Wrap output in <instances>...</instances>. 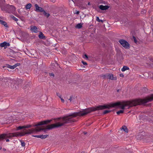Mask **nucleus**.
Listing matches in <instances>:
<instances>
[{
	"label": "nucleus",
	"mask_w": 153,
	"mask_h": 153,
	"mask_svg": "<svg viewBox=\"0 0 153 153\" xmlns=\"http://www.w3.org/2000/svg\"><path fill=\"white\" fill-rule=\"evenodd\" d=\"M70 115V114L67 116L64 117L62 118L61 117L57 118L58 120L59 121V122H57L55 124L47 125L46 126V128H41L38 126L47 124L50 123L51 120H47L41 121L37 124L33 125V127L36 126L35 128H32L27 130H25V131L24 133L15 132L8 134H2L3 140L5 138H11L14 137L22 136L26 134H30L34 132H39L42 131H43L44 132H46L47 130H50L54 128H58L63 126L65 124L72 123L75 122L76 120L73 119V117Z\"/></svg>",
	"instance_id": "1"
},
{
	"label": "nucleus",
	"mask_w": 153,
	"mask_h": 153,
	"mask_svg": "<svg viewBox=\"0 0 153 153\" xmlns=\"http://www.w3.org/2000/svg\"><path fill=\"white\" fill-rule=\"evenodd\" d=\"M138 99L132 100L131 102L123 101L122 102H118L109 104H104L102 105H98L96 107H93L88 108L86 109H83L82 111L77 112H74L71 113L70 116H72L73 117H76L77 116H83L87 115L88 114L96 111L102 110L106 109H110L112 107H117L120 108L124 110L125 107L128 106V108L130 107L133 106H136L138 105H143L146 106H150V104H138V102H135L134 101L139 99ZM139 103H138V104Z\"/></svg>",
	"instance_id": "2"
},
{
	"label": "nucleus",
	"mask_w": 153,
	"mask_h": 153,
	"mask_svg": "<svg viewBox=\"0 0 153 153\" xmlns=\"http://www.w3.org/2000/svg\"><path fill=\"white\" fill-rule=\"evenodd\" d=\"M153 101V94H152L150 96L147 97L146 98H143V99H139L134 101L135 102L139 103V104H146L149 102H151Z\"/></svg>",
	"instance_id": "3"
},
{
	"label": "nucleus",
	"mask_w": 153,
	"mask_h": 153,
	"mask_svg": "<svg viewBox=\"0 0 153 153\" xmlns=\"http://www.w3.org/2000/svg\"><path fill=\"white\" fill-rule=\"evenodd\" d=\"M119 42L125 49H128L130 48V45L128 42L124 39H121L119 41Z\"/></svg>",
	"instance_id": "4"
},
{
	"label": "nucleus",
	"mask_w": 153,
	"mask_h": 153,
	"mask_svg": "<svg viewBox=\"0 0 153 153\" xmlns=\"http://www.w3.org/2000/svg\"><path fill=\"white\" fill-rule=\"evenodd\" d=\"M84 0H75V3H77V6L81 9L82 10L86 9L85 3L83 1Z\"/></svg>",
	"instance_id": "5"
},
{
	"label": "nucleus",
	"mask_w": 153,
	"mask_h": 153,
	"mask_svg": "<svg viewBox=\"0 0 153 153\" xmlns=\"http://www.w3.org/2000/svg\"><path fill=\"white\" fill-rule=\"evenodd\" d=\"M12 80L11 79L8 77H4L3 76H0V81H1L2 82H5L7 83L9 85L8 82L10 83Z\"/></svg>",
	"instance_id": "6"
},
{
	"label": "nucleus",
	"mask_w": 153,
	"mask_h": 153,
	"mask_svg": "<svg viewBox=\"0 0 153 153\" xmlns=\"http://www.w3.org/2000/svg\"><path fill=\"white\" fill-rule=\"evenodd\" d=\"M35 9L34 10L37 12L42 13L44 9L43 8L39 7L37 4H35L34 5Z\"/></svg>",
	"instance_id": "7"
},
{
	"label": "nucleus",
	"mask_w": 153,
	"mask_h": 153,
	"mask_svg": "<svg viewBox=\"0 0 153 153\" xmlns=\"http://www.w3.org/2000/svg\"><path fill=\"white\" fill-rule=\"evenodd\" d=\"M33 125H27L26 126H19L17 128V130H21V129H23V128H30V127L33 126Z\"/></svg>",
	"instance_id": "8"
},
{
	"label": "nucleus",
	"mask_w": 153,
	"mask_h": 153,
	"mask_svg": "<svg viewBox=\"0 0 153 153\" xmlns=\"http://www.w3.org/2000/svg\"><path fill=\"white\" fill-rule=\"evenodd\" d=\"M49 135H32V136L34 137H37V138H41V139H44L47 137Z\"/></svg>",
	"instance_id": "9"
},
{
	"label": "nucleus",
	"mask_w": 153,
	"mask_h": 153,
	"mask_svg": "<svg viewBox=\"0 0 153 153\" xmlns=\"http://www.w3.org/2000/svg\"><path fill=\"white\" fill-rule=\"evenodd\" d=\"M10 44L9 43L7 42H4L0 44V46L1 47H5L10 46Z\"/></svg>",
	"instance_id": "10"
},
{
	"label": "nucleus",
	"mask_w": 153,
	"mask_h": 153,
	"mask_svg": "<svg viewBox=\"0 0 153 153\" xmlns=\"http://www.w3.org/2000/svg\"><path fill=\"white\" fill-rule=\"evenodd\" d=\"M98 7L100 10H107L109 7L108 5L103 6L102 5L99 6Z\"/></svg>",
	"instance_id": "11"
},
{
	"label": "nucleus",
	"mask_w": 153,
	"mask_h": 153,
	"mask_svg": "<svg viewBox=\"0 0 153 153\" xmlns=\"http://www.w3.org/2000/svg\"><path fill=\"white\" fill-rule=\"evenodd\" d=\"M5 67H7V68H10L12 69H13L15 68L14 65L11 66L8 64H6L4 65L3 66H2V68H4Z\"/></svg>",
	"instance_id": "12"
},
{
	"label": "nucleus",
	"mask_w": 153,
	"mask_h": 153,
	"mask_svg": "<svg viewBox=\"0 0 153 153\" xmlns=\"http://www.w3.org/2000/svg\"><path fill=\"white\" fill-rule=\"evenodd\" d=\"M38 37L40 39H45L47 38L41 32H40Z\"/></svg>",
	"instance_id": "13"
},
{
	"label": "nucleus",
	"mask_w": 153,
	"mask_h": 153,
	"mask_svg": "<svg viewBox=\"0 0 153 153\" xmlns=\"http://www.w3.org/2000/svg\"><path fill=\"white\" fill-rule=\"evenodd\" d=\"M108 79L111 80H116L117 79L116 77H114L113 75L112 74L108 73Z\"/></svg>",
	"instance_id": "14"
},
{
	"label": "nucleus",
	"mask_w": 153,
	"mask_h": 153,
	"mask_svg": "<svg viewBox=\"0 0 153 153\" xmlns=\"http://www.w3.org/2000/svg\"><path fill=\"white\" fill-rule=\"evenodd\" d=\"M5 1V0H0V7L2 9L4 7Z\"/></svg>",
	"instance_id": "15"
},
{
	"label": "nucleus",
	"mask_w": 153,
	"mask_h": 153,
	"mask_svg": "<svg viewBox=\"0 0 153 153\" xmlns=\"http://www.w3.org/2000/svg\"><path fill=\"white\" fill-rule=\"evenodd\" d=\"M31 30L34 33H37L38 31V29L35 26H33L31 27Z\"/></svg>",
	"instance_id": "16"
},
{
	"label": "nucleus",
	"mask_w": 153,
	"mask_h": 153,
	"mask_svg": "<svg viewBox=\"0 0 153 153\" xmlns=\"http://www.w3.org/2000/svg\"><path fill=\"white\" fill-rule=\"evenodd\" d=\"M0 23L2 25H4V26L5 27H9L7 25V23L6 22L4 21L3 20L0 19Z\"/></svg>",
	"instance_id": "17"
},
{
	"label": "nucleus",
	"mask_w": 153,
	"mask_h": 153,
	"mask_svg": "<svg viewBox=\"0 0 153 153\" xmlns=\"http://www.w3.org/2000/svg\"><path fill=\"white\" fill-rule=\"evenodd\" d=\"M42 13H43V14L44 16L47 18L49 17L50 16V14L46 13L44 10H43V12H42Z\"/></svg>",
	"instance_id": "18"
},
{
	"label": "nucleus",
	"mask_w": 153,
	"mask_h": 153,
	"mask_svg": "<svg viewBox=\"0 0 153 153\" xmlns=\"http://www.w3.org/2000/svg\"><path fill=\"white\" fill-rule=\"evenodd\" d=\"M121 129H123L126 132L128 133V130L126 126H123Z\"/></svg>",
	"instance_id": "19"
},
{
	"label": "nucleus",
	"mask_w": 153,
	"mask_h": 153,
	"mask_svg": "<svg viewBox=\"0 0 153 153\" xmlns=\"http://www.w3.org/2000/svg\"><path fill=\"white\" fill-rule=\"evenodd\" d=\"M108 74L106 73L105 74H102L101 75V77H102L104 79H108Z\"/></svg>",
	"instance_id": "20"
},
{
	"label": "nucleus",
	"mask_w": 153,
	"mask_h": 153,
	"mask_svg": "<svg viewBox=\"0 0 153 153\" xmlns=\"http://www.w3.org/2000/svg\"><path fill=\"white\" fill-rule=\"evenodd\" d=\"M69 100H70V102L71 101L74 102L75 101V96H71Z\"/></svg>",
	"instance_id": "21"
},
{
	"label": "nucleus",
	"mask_w": 153,
	"mask_h": 153,
	"mask_svg": "<svg viewBox=\"0 0 153 153\" xmlns=\"http://www.w3.org/2000/svg\"><path fill=\"white\" fill-rule=\"evenodd\" d=\"M82 24L81 23L78 24L75 26V27L78 29H80L82 27Z\"/></svg>",
	"instance_id": "22"
},
{
	"label": "nucleus",
	"mask_w": 153,
	"mask_h": 153,
	"mask_svg": "<svg viewBox=\"0 0 153 153\" xmlns=\"http://www.w3.org/2000/svg\"><path fill=\"white\" fill-rule=\"evenodd\" d=\"M129 69V68L126 66H124L121 69V71H125Z\"/></svg>",
	"instance_id": "23"
},
{
	"label": "nucleus",
	"mask_w": 153,
	"mask_h": 153,
	"mask_svg": "<svg viewBox=\"0 0 153 153\" xmlns=\"http://www.w3.org/2000/svg\"><path fill=\"white\" fill-rule=\"evenodd\" d=\"M56 94H57V95L58 97H59V98L61 99L62 102L63 103L64 102V101H65L61 97V96L60 95V93H57Z\"/></svg>",
	"instance_id": "24"
},
{
	"label": "nucleus",
	"mask_w": 153,
	"mask_h": 153,
	"mask_svg": "<svg viewBox=\"0 0 153 153\" xmlns=\"http://www.w3.org/2000/svg\"><path fill=\"white\" fill-rule=\"evenodd\" d=\"M32 4L30 3H28L25 6V8L26 9H30L31 7Z\"/></svg>",
	"instance_id": "25"
},
{
	"label": "nucleus",
	"mask_w": 153,
	"mask_h": 153,
	"mask_svg": "<svg viewBox=\"0 0 153 153\" xmlns=\"http://www.w3.org/2000/svg\"><path fill=\"white\" fill-rule=\"evenodd\" d=\"M8 7L10 8L11 10L13 11H14L15 10V7L13 5H8Z\"/></svg>",
	"instance_id": "26"
},
{
	"label": "nucleus",
	"mask_w": 153,
	"mask_h": 153,
	"mask_svg": "<svg viewBox=\"0 0 153 153\" xmlns=\"http://www.w3.org/2000/svg\"><path fill=\"white\" fill-rule=\"evenodd\" d=\"M10 17H11V18L12 19H13L16 22L18 21V19L17 18H16V17H15L14 16H13V15L11 16Z\"/></svg>",
	"instance_id": "27"
},
{
	"label": "nucleus",
	"mask_w": 153,
	"mask_h": 153,
	"mask_svg": "<svg viewBox=\"0 0 153 153\" xmlns=\"http://www.w3.org/2000/svg\"><path fill=\"white\" fill-rule=\"evenodd\" d=\"M111 110H105L103 112V114H106L108 113H109L111 111Z\"/></svg>",
	"instance_id": "28"
},
{
	"label": "nucleus",
	"mask_w": 153,
	"mask_h": 153,
	"mask_svg": "<svg viewBox=\"0 0 153 153\" xmlns=\"http://www.w3.org/2000/svg\"><path fill=\"white\" fill-rule=\"evenodd\" d=\"M124 112V110H121L117 112V115H119L120 114L123 113Z\"/></svg>",
	"instance_id": "29"
},
{
	"label": "nucleus",
	"mask_w": 153,
	"mask_h": 153,
	"mask_svg": "<svg viewBox=\"0 0 153 153\" xmlns=\"http://www.w3.org/2000/svg\"><path fill=\"white\" fill-rule=\"evenodd\" d=\"M96 20L99 22H101L102 23L103 22V20L100 19L99 17H96Z\"/></svg>",
	"instance_id": "30"
},
{
	"label": "nucleus",
	"mask_w": 153,
	"mask_h": 153,
	"mask_svg": "<svg viewBox=\"0 0 153 153\" xmlns=\"http://www.w3.org/2000/svg\"><path fill=\"white\" fill-rule=\"evenodd\" d=\"M142 90L144 93H145L147 91V89L145 87H143Z\"/></svg>",
	"instance_id": "31"
},
{
	"label": "nucleus",
	"mask_w": 153,
	"mask_h": 153,
	"mask_svg": "<svg viewBox=\"0 0 153 153\" xmlns=\"http://www.w3.org/2000/svg\"><path fill=\"white\" fill-rule=\"evenodd\" d=\"M20 141L21 142L22 146L23 147L25 146V142L22 140H20Z\"/></svg>",
	"instance_id": "32"
},
{
	"label": "nucleus",
	"mask_w": 153,
	"mask_h": 153,
	"mask_svg": "<svg viewBox=\"0 0 153 153\" xmlns=\"http://www.w3.org/2000/svg\"><path fill=\"white\" fill-rule=\"evenodd\" d=\"M132 37H133V39L134 40V42L135 43H137V39H136V37L134 36H133Z\"/></svg>",
	"instance_id": "33"
},
{
	"label": "nucleus",
	"mask_w": 153,
	"mask_h": 153,
	"mask_svg": "<svg viewBox=\"0 0 153 153\" xmlns=\"http://www.w3.org/2000/svg\"><path fill=\"white\" fill-rule=\"evenodd\" d=\"M20 65L21 64L20 63H17L15 64L14 65V66L15 68H16V67L20 66Z\"/></svg>",
	"instance_id": "34"
},
{
	"label": "nucleus",
	"mask_w": 153,
	"mask_h": 153,
	"mask_svg": "<svg viewBox=\"0 0 153 153\" xmlns=\"http://www.w3.org/2000/svg\"><path fill=\"white\" fill-rule=\"evenodd\" d=\"M83 58L84 59L85 58L86 59H88V55L87 54H85L83 56Z\"/></svg>",
	"instance_id": "35"
},
{
	"label": "nucleus",
	"mask_w": 153,
	"mask_h": 153,
	"mask_svg": "<svg viewBox=\"0 0 153 153\" xmlns=\"http://www.w3.org/2000/svg\"><path fill=\"white\" fill-rule=\"evenodd\" d=\"M82 63L84 65H87V62H84L83 61H82Z\"/></svg>",
	"instance_id": "36"
},
{
	"label": "nucleus",
	"mask_w": 153,
	"mask_h": 153,
	"mask_svg": "<svg viewBox=\"0 0 153 153\" xmlns=\"http://www.w3.org/2000/svg\"><path fill=\"white\" fill-rule=\"evenodd\" d=\"M2 140H3L2 134H0V141Z\"/></svg>",
	"instance_id": "37"
},
{
	"label": "nucleus",
	"mask_w": 153,
	"mask_h": 153,
	"mask_svg": "<svg viewBox=\"0 0 153 153\" xmlns=\"http://www.w3.org/2000/svg\"><path fill=\"white\" fill-rule=\"evenodd\" d=\"M49 75L50 76H53V77L54 76V74H53V73H49Z\"/></svg>",
	"instance_id": "38"
},
{
	"label": "nucleus",
	"mask_w": 153,
	"mask_h": 153,
	"mask_svg": "<svg viewBox=\"0 0 153 153\" xmlns=\"http://www.w3.org/2000/svg\"><path fill=\"white\" fill-rule=\"evenodd\" d=\"M120 76L122 77H123L124 76V75L123 74H120Z\"/></svg>",
	"instance_id": "39"
},
{
	"label": "nucleus",
	"mask_w": 153,
	"mask_h": 153,
	"mask_svg": "<svg viewBox=\"0 0 153 153\" xmlns=\"http://www.w3.org/2000/svg\"><path fill=\"white\" fill-rule=\"evenodd\" d=\"M71 1L72 2H73L74 4L75 3V0L74 1L73 0H69V2H71Z\"/></svg>",
	"instance_id": "40"
},
{
	"label": "nucleus",
	"mask_w": 153,
	"mask_h": 153,
	"mask_svg": "<svg viewBox=\"0 0 153 153\" xmlns=\"http://www.w3.org/2000/svg\"><path fill=\"white\" fill-rule=\"evenodd\" d=\"M79 11H77L76 12V13H75V14H79Z\"/></svg>",
	"instance_id": "41"
},
{
	"label": "nucleus",
	"mask_w": 153,
	"mask_h": 153,
	"mask_svg": "<svg viewBox=\"0 0 153 153\" xmlns=\"http://www.w3.org/2000/svg\"><path fill=\"white\" fill-rule=\"evenodd\" d=\"M6 141L7 142H9V139H7L6 140Z\"/></svg>",
	"instance_id": "42"
},
{
	"label": "nucleus",
	"mask_w": 153,
	"mask_h": 153,
	"mask_svg": "<svg viewBox=\"0 0 153 153\" xmlns=\"http://www.w3.org/2000/svg\"><path fill=\"white\" fill-rule=\"evenodd\" d=\"M88 5H91V4H90V2H88V4H87Z\"/></svg>",
	"instance_id": "43"
},
{
	"label": "nucleus",
	"mask_w": 153,
	"mask_h": 153,
	"mask_svg": "<svg viewBox=\"0 0 153 153\" xmlns=\"http://www.w3.org/2000/svg\"><path fill=\"white\" fill-rule=\"evenodd\" d=\"M27 85H26V86H25V87H24V89L26 88L27 87Z\"/></svg>",
	"instance_id": "44"
},
{
	"label": "nucleus",
	"mask_w": 153,
	"mask_h": 153,
	"mask_svg": "<svg viewBox=\"0 0 153 153\" xmlns=\"http://www.w3.org/2000/svg\"><path fill=\"white\" fill-rule=\"evenodd\" d=\"M83 133L84 134H86L87 133L85 132H84Z\"/></svg>",
	"instance_id": "45"
},
{
	"label": "nucleus",
	"mask_w": 153,
	"mask_h": 153,
	"mask_svg": "<svg viewBox=\"0 0 153 153\" xmlns=\"http://www.w3.org/2000/svg\"><path fill=\"white\" fill-rule=\"evenodd\" d=\"M2 150L3 151H5L6 150V149L5 148H3Z\"/></svg>",
	"instance_id": "46"
},
{
	"label": "nucleus",
	"mask_w": 153,
	"mask_h": 153,
	"mask_svg": "<svg viewBox=\"0 0 153 153\" xmlns=\"http://www.w3.org/2000/svg\"><path fill=\"white\" fill-rule=\"evenodd\" d=\"M119 90H120V89H118V90H117V92H119Z\"/></svg>",
	"instance_id": "47"
},
{
	"label": "nucleus",
	"mask_w": 153,
	"mask_h": 153,
	"mask_svg": "<svg viewBox=\"0 0 153 153\" xmlns=\"http://www.w3.org/2000/svg\"><path fill=\"white\" fill-rule=\"evenodd\" d=\"M2 149V147L1 146H0V150H1Z\"/></svg>",
	"instance_id": "48"
},
{
	"label": "nucleus",
	"mask_w": 153,
	"mask_h": 153,
	"mask_svg": "<svg viewBox=\"0 0 153 153\" xmlns=\"http://www.w3.org/2000/svg\"><path fill=\"white\" fill-rule=\"evenodd\" d=\"M103 3V2L102 1L100 2V3Z\"/></svg>",
	"instance_id": "49"
},
{
	"label": "nucleus",
	"mask_w": 153,
	"mask_h": 153,
	"mask_svg": "<svg viewBox=\"0 0 153 153\" xmlns=\"http://www.w3.org/2000/svg\"><path fill=\"white\" fill-rule=\"evenodd\" d=\"M81 153H84V152H82Z\"/></svg>",
	"instance_id": "50"
},
{
	"label": "nucleus",
	"mask_w": 153,
	"mask_h": 153,
	"mask_svg": "<svg viewBox=\"0 0 153 153\" xmlns=\"http://www.w3.org/2000/svg\"><path fill=\"white\" fill-rule=\"evenodd\" d=\"M13 52H14V53L15 52L14 51H13Z\"/></svg>",
	"instance_id": "51"
}]
</instances>
